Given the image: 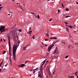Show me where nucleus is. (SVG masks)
Masks as SVG:
<instances>
[{
    "label": "nucleus",
    "mask_w": 78,
    "mask_h": 78,
    "mask_svg": "<svg viewBox=\"0 0 78 78\" xmlns=\"http://www.w3.org/2000/svg\"><path fill=\"white\" fill-rule=\"evenodd\" d=\"M17 44H15L13 47V56L14 61H16V51L17 50Z\"/></svg>",
    "instance_id": "f257e3e1"
},
{
    "label": "nucleus",
    "mask_w": 78,
    "mask_h": 78,
    "mask_svg": "<svg viewBox=\"0 0 78 78\" xmlns=\"http://www.w3.org/2000/svg\"><path fill=\"white\" fill-rule=\"evenodd\" d=\"M40 70L38 72V76L39 78H43V72L42 71V66L41 67L40 69Z\"/></svg>",
    "instance_id": "f03ea898"
},
{
    "label": "nucleus",
    "mask_w": 78,
    "mask_h": 78,
    "mask_svg": "<svg viewBox=\"0 0 78 78\" xmlns=\"http://www.w3.org/2000/svg\"><path fill=\"white\" fill-rule=\"evenodd\" d=\"M7 37L9 40V55L10 56V59L11 58V44H10V36L9 34H8L7 35Z\"/></svg>",
    "instance_id": "7ed1b4c3"
},
{
    "label": "nucleus",
    "mask_w": 78,
    "mask_h": 78,
    "mask_svg": "<svg viewBox=\"0 0 78 78\" xmlns=\"http://www.w3.org/2000/svg\"><path fill=\"white\" fill-rule=\"evenodd\" d=\"M58 41V40H57L54 43V44H52L50 46H49L48 48V52H50V50L51 49V48L52 47H53L54 46H55L54 44H56V42Z\"/></svg>",
    "instance_id": "20e7f679"
},
{
    "label": "nucleus",
    "mask_w": 78,
    "mask_h": 78,
    "mask_svg": "<svg viewBox=\"0 0 78 78\" xmlns=\"http://www.w3.org/2000/svg\"><path fill=\"white\" fill-rule=\"evenodd\" d=\"M5 26H1V27L0 28V31H1L2 30H3L5 29Z\"/></svg>",
    "instance_id": "39448f33"
},
{
    "label": "nucleus",
    "mask_w": 78,
    "mask_h": 78,
    "mask_svg": "<svg viewBox=\"0 0 78 78\" xmlns=\"http://www.w3.org/2000/svg\"><path fill=\"white\" fill-rule=\"evenodd\" d=\"M53 53V54H55V55H58V51H56V50H55Z\"/></svg>",
    "instance_id": "423d86ee"
},
{
    "label": "nucleus",
    "mask_w": 78,
    "mask_h": 78,
    "mask_svg": "<svg viewBox=\"0 0 78 78\" xmlns=\"http://www.w3.org/2000/svg\"><path fill=\"white\" fill-rule=\"evenodd\" d=\"M25 66V65L24 64H22L21 65V66L18 65V67H24V66Z\"/></svg>",
    "instance_id": "0eeeda50"
},
{
    "label": "nucleus",
    "mask_w": 78,
    "mask_h": 78,
    "mask_svg": "<svg viewBox=\"0 0 78 78\" xmlns=\"http://www.w3.org/2000/svg\"><path fill=\"white\" fill-rule=\"evenodd\" d=\"M48 34H46V36H47V37H49V34H48V33H49V30H48Z\"/></svg>",
    "instance_id": "6e6552de"
},
{
    "label": "nucleus",
    "mask_w": 78,
    "mask_h": 78,
    "mask_svg": "<svg viewBox=\"0 0 78 78\" xmlns=\"http://www.w3.org/2000/svg\"><path fill=\"white\" fill-rule=\"evenodd\" d=\"M56 59L57 58V57H56V56H53V57L52 58V59Z\"/></svg>",
    "instance_id": "1a4fd4ad"
},
{
    "label": "nucleus",
    "mask_w": 78,
    "mask_h": 78,
    "mask_svg": "<svg viewBox=\"0 0 78 78\" xmlns=\"http://www.w3.org/2000/svg\"><path fill=\"white\" fill-rule=\"evenodd\" d=\"M8 30V29H5L4 28V29H3V30H2L3 32H4V31H5L6 30Z\"/></svg>",
    "instance_id": "9d476101"
},
{
    "label": "nucleus",
    "mask_w": 78,
    "mask_h": 78,
    "mask_svg": "<svg viewBox=\"0 0 78 78\" xmlns=\"http://www.w3.org/2000/svg\"><path fill=\"white\" fill-rule=\"evenodd\" d=\"M75 75H76V76H77V75H78V71H76V72H75Z\"/></svg>",
    "instance_id": "9b49d317"
},
{
    "label": "nucleus",
    "mask_w": 78,
    "mask_h": 78,
    "mask_svg": "<svg viewBox=\"0 0 78 78\" xmlns=\"http://www.w3.org/2000/svg\"><path fill=\"white\" fill-rule=\"evenodd\" d=\"M37 69H38V68H37L36 69H32L31 70H30V71H31L32 70H37Z\"/></svg>",
    "instance_id": "f8f14e48"
},
{
    "label": "nucleus",
    "mask_w": 78,
    "mask_h": 78,
    "mask_svg": "<svg viewBox=\"0 0 78 78\" xmlns=\"http://www.w3.org/2000/svg\"><path fill=\"white\" fill-rule=\"evenodd\" d=\"M68 78H74V76H70L68 77Z\"/></svg>",
    "instance_id": "ddd939ff"
},
{
    "label": "nucleus",
    "mask_w": 78,
    "mask_h": 78,
    "mask_svg": "<svg viewBox=\"0 0 78 78\" xmlns=\"http://www.w3.org/2000/svg\"><path fill=\"white\" fill-rule=\"evenodd\" d=\"M50 54V53H47L46 54V57H47V56H48V55Z\"/></svg>",
    "instance_id": "4468645a"
},
{
    "label": "nucleus",
    "mask_w": 78,
    "mask_h": 78,
    "mask_svg": "<svg viewBox=\"0 0 78 78\" xmlns=\"http://www.w3.org/2000/svg\"><path fill=\"white\" fill-rule=\"evenodd\" d=\"M66 11H69V9L68 8H67V9H66Z\"/></svg>",
    "instance_id": "2eb2a0df"
},
{
    "label": "nucleus",
    "mask_w": 78,
    "mask_h": 78,
    "mask_svg": "<svg viewBox=\"0 0 78 78\" xmlns=\"http://www.w3.org/2000/svg\"><path fill=\"white\" fill-rule=\"evenodd\" d=\"M68 57H69V56L67 55L65 57V59H67V58H68Z\"/></svg>",
    "instance_id": "dca6fc26"
},
{
    "label": "nucleus",
    "mask_w": 78,
    "mask_h": 78,
    "mask_svg": "<svg viewBox=\"0 0 78 78\" xmlns=\"http://www.w3.org/2000/svg\"><path fill=\"white\" fill-rule=\"evenodd\" d=\"M68 27H69V28H72L73 27H72V26H68Z\"/></svg>",
    "instance_id": "f3484780"
},
{
    "label": "nucleus",
    "mask_w": 78,
    "mask_h": 78,
    "mask_svg": "<svg viewBox=\"0 0 78 78\" xmlns=\"http://www.w3.org/2000/svg\"><path fill=\"white\" fill-rule=\"evenodd\" d=\"M37 19H40V16H39V15H38L37 16Z\"/></svg>",
    "instance_id": "a211bd4d"
},
{
    "label": "nucleus",
    "mask_w": 78,
    "mask_h": 78,
    "mask_svg": "<svg viewBox=\"0 0 78 78\" xmlns=\"http://www.w3.org/2000/svg\"><path fill=\"white\" fill-rule=\"evenodd\" d=\"M45 61H46V60H45L44 61H43V62H42V63H43L44 64H45Z\"/></svg>",
    "instance_id": "6ab92c4d"
},
{
    "label": "nucleus",
    "mask_w": 78,
    "mask_h": 78,
    "mask_svg": "<svg viewBox=\"0 0 78 78\" xmlns=\"http://www.w3.org/2000/svg\"><path fill=\"white\" fill-rule=\"evenodd\" d=\"M71 17L70 16H67L65 18H67L68 17Z\"/></svg>",
    "instance_id": "aec40b11"
},
{
    "label": "nucleus",
    "mask_w": 78,
    "mask_h": 78,
    "mask_svg": "<svg viewBox=\"0 0 78 78\" xmlns=\"http://www.w3.org/2000/svg\"><path fill=\"white\" fill-rule=\"evenodd\" d=\"M19 6H20V8H21V9H22V10L23 11V9H22V7H21V6H20V5H19Z\"/></svg>",
    "instance_id": "412c9836"
},
{
    "label": "nucleus",
    "mask_w": 78,
    "mask_h": 78,
    "mask_svg": "<svg viewBox=\"0 0 78 78\" xmlns=\"http://www.w3.org/2000/svg\"><path fill=\"white\" fill-rule=\"evenodd\" d=\"M49 76H51V77H52V76H51V74H49Z\"/></svg>",
    "instance_id": "4be33fe9"
},
{
    "label": "nucleus",
    "mask_w": 78,
    "mask_h": 78,
    "mask_svg": "<svg viewBox=\"0 0 78 78\" xmlns=\"http://www.w3.org/2000/svg\"><path fill=\"white\" fill-rule=\"evenodd\" d=\"M18 31H20V32H22V30H21V29L19 30Z\"/></svg>",
    "instance_id": "5701e85b"
},
{
    "label": "nucleus",
    "mask_w": 78,
    "mask_h": 78,
    "mask_svg": "<svg viewBox=\"0 0 78 78\" xmlns=\"http://www.w3.org/2000/svg\"><path fill=\"white\" fill-rule=\"evenodd\" d=\"M3 61L2 60V62L0 64V65L1 66H2V64H3Z\"/></svg>",
    "instance_id": "b1692460"
},
{
    "label": "nucleus",
    "mask_w": 78,
    "mask_h": 78,
    "mask_svg": "<svg viewBox=\"0 0 78 78\" xmlns=\"http://www.w3.org/2000/svg\"><path fill=\"white\" fill-rule=\"evenodd\" d=\"M6 51H4V52H3V54H5V53H6Z\"/></svg>",
    "instance_id": "393cba45"
},
{
    "label": "nucleus",
    "mask_w": 78,
    "mask_h": 78,
    "mask_svg": "<svg viewBox=\"0 0 78 78\" xmlns=\"http://www.w3.org/2000/svg\"><path fill=\"white\" fill-rule=\"evenodd\" d=\"M28 45H27V46H26V47H23V48H27V47H28Z\"/></svg>",
    "instance_id": "a878e982"
},
{
    "label": "nucleus",
    "mask_w": 78,
    "mask_h": 78,
    "mask_svg": "<svg viewBox=\"0 0 78 78\" xmlns=\"http://www.w3.org/2000/svg\"><path fill=\"white\" fill-rule=\"evenodd\" d=\"M30 13H32V14H33V15H34V14H34V12H30Z\"/></svg>",
    "instance_id": "bb28decb"
},
{
    "label": "nucleus",
    "mask_w": 78,
    "mask_h": 78,
    "mask_svg": "<svg viewBox=\"0 0 78 78\" xmlns=\"http://www.w3.org/2000/svg\"><path fill=\"white\" fill-rule=\"evenodd\" d=\"M32 30H30L29 31V33H32Z\"/></svg>",
    "instance_id": "cd10ccee"
},
{
    "label": "nucleus",
    "mask_w": 78,
    "mask_h": 78,
    "mask_svg": "<svg viewBox=\"0 0 78 78\" xmlns=\"http://www.w3.org/2000/svg\"><path fill=\"white\" fill-rule=\"evenodd\" d=\"M65 23H66V25H67V24H68V23H67L66 22H65Z\"/></svg>",
    "instance_id": "c85d7f7f"
},
{
    "label": "nucleus",
    "mask_w": 78,
    "mask_h": 78,
    "mask_svg": "<svg viewBox=\"0 0 78 78\" xmlns=\"http://www.w3.org/2000/svg\"><path fill=\"white\" fill-rule=\"evenodd\" d=\"M62 7L63 8H64V5H63V4H62Z\"/></svg>",
    "instance_id": "c756f323"
},
{
    "label": "nucleus",
    "mask_w": 78,
    "mask_h": 78,
    "mask_svg": "<svg viewBox=\"0 0 78 78\" xmlns=\"http://www.w3.org/2000/svg\"><path fill=\"white\" fill-rule=\"evenodd\" d=\"M34 16H35V17H37V16H36V15L34 14Z\"/></svg>",
    "instance_id": "7c9ffc66"
},
{
    "label": "nucleus",
    "mask_w": 78,
    "mask_h": 78,
    "mask_svg": "<svg viewBox=\"0 0 78 78\" xmlns=\"http://www.w3.org/2000/svg\"><path fill=\"white\" fill-rule=\"evenodd\" d=\"M45 41H48V40L47 39H45Z\"/></svg>",
    "instance_id": "2f4dec72"
},
{
    "label": "nucleus",
    "mask_w": 78,
    "mask_h": 78,
    "mask_svg": "<svg viewBox=\"0 0 78 78\" xmlns=\"http://www.w3.org/2000/svg\"><path fill=\"white\" fill-rule=\"evenodd\" d=\"M54 39V37H51L50 39Z\"/></svg>",
    "instance_id": "473e14b6"
},
{
    "label": "nucleus",
    "mask_w": 78,
    "mask_h": 78,
    "mask_svg": "<svg viewBox=\"0 0 78 78\" xmlns=\"http://www.w3.org/2000/svg\"><path fill=\"white\" fill-rule=\"evenodd\" d=\"M34 36H34L33 37V39H34Z\"/></svg>",
    "instance_id": "72a5a7b5"
},
{
    "label": "nucleus",
    "mask_w": 78,
    "mask_h": 78,
    "mask_svg": "<svg viewBox=\"0 0 78 78\" xmlns=\"http://www.w3.org/2000/svg\"><path fill=\"white\" fill-rule=\"evenodd\" d=\"M2 8H3V7H0V11L1 10V9H2Z\"/></svg>",
    "instance_id": "f704fd0d"
},
{
    "label": "nucleus",
    "mask_w": 78,
    "mask_h": 78,
    "mask_svg": "<svg viewBox=\"0 0 78 78\" xmlns=\"http://www.w3.org/2000/svg\"><path fill=\"white\" fill-rule=\"evenodd\" d=\"M66 30L67 31H69V29H68V28H67V27L66 28Z\"/></svg>",
    "instance_id": "c9c22d12"
},
{
    "label": "nucleus",
    "mask_w": 78,
    "mask_h": 78,
    "mask_svg": "<svg viewBox=\"0 0 78 78\" xmlns=\"http://www.w3.org/2000/svg\"><path fill=\"white\" fill-rule=\"evenodd\" d=\"M54 39H57V38L55 37H54Z\"/></svg>",
    "instance_id": "e433bc0d"
},
{
    "label": "nucleus",
    "mask_w": 78,
    "mask_h": 78,
    "mask_svg": "<svg viewBox=\"0 0 78 78\" xmlns=\"http://www.w3.org/2000/svg\"><path fill=\"white\" fill-rule=\"evenodd\" d=\"M58 12L59 13V12H60V11H59V10H58Z\"/></svg>",
    "instance_id": "4c0bfd02"
},
{
    "label": "nucleus",
    "mask_w": 78,
    "mask_h": 78,
    "mask_svg": "<svg viewBox=\"0 0 78 78\" xmlns=\"http://www.w3.org/2000/svg\"><path fill=\"white\" fill-rule=\"evenodd\" d=\"M18 44H19V43H20V40H18Z\"/></svg>",
    "instance_id": "58836bf2"
},
{
    "label": "nucleus",
    "mask_w": 78,
    "mask_h": 78,
    "mask_svg": "<svg viewBox=\"0 0 78 78\" xmlns=\"http://www.w3.org/2000/svg\"><path fill=\"white\" fill-rule=\"evenodd\" d=\"M44 63H43L42 64V65H41V66H42H42H44Z\"/></svg>",
    "instance_id": "ea45409f"
},
{
    "label": "nucleus",
    "mask_w": 78,
    "mask_h": 78,
    "mask_svg": "<svg viewBox=\"0 0 78 78\" xmlns=\"http://www.w3.org/2000/svg\"><path fill=\"white\" fill-rule=\"evenodd\" d=\"M51 20H52V19H51L49 20V21L51 22Z\"/></svg>",
    "instance_id": "a19ab883"
},
{
    "label": "nucleus",
    "mask_w": 78,
    "mask_h": 78,
    "mask_svg": "<svg viewBox=\"0 0 78 78\" xmlns=\"http://www.w3.org/2000/svg\"><path fill=\"white\" fill-rule=\"evenodd\" d=\"M3 30H1V33H3Z\"/></svg>",
    "instance_id": "79ce46f5"
},
{
    "label": "nucleus",
    "mask_w": 78,
    "mask_h": 78,
    "mask_svg": "<svg viewBox=\"0 0 78 78\" xmlns=\"http://www.w3.org/2000/svg\"><path fill=\"white\" fill-rule=\"evenodd\" d=\"M16 37H17V40H18V39H19L18 38V35H17L16 36Z\"/></svg>",
    "instance_id": "37998d69"
},
{
    "label": "nucleus",
    "mask_w": 78,
    "mask_h": 78,
    "mask_svg": "<svg viewBox=\"0 0 78 78\" xmlns=\"http://www.w3.org/2000/svg\"><path fill=\"white\" fill-rule=\"evenodd\" d=\"M41 44H42V45H44L45 44H44L42 42H41Z\"/></svg>",
    "instance_id": "c03bdc74"
},
{
    "label": "nucleus",
    "mask_w": 78,
    "mask_h": 78,
    "mask_svg": "<svg viewBox=\"0 0 78 78\" xmlns=\"http://www.w3.org/2000/svg\"><path fill=\"white\" fill-rule=\"evenodd\" d=\"M16 24H15V26H14L13 27V28H13L14 27H16Z\"/></svg>",
    "instance_id": "a18cd8bd"
},
{
    "label": "nucleus",
    "mask_w": 78,
    "mask_h": 78,
    "mask_svg": "<svg viewBox=\"0 0 78 78\" xmlns=\"http://www.w3.org/2000/svg\"><path fill=\"white\" fill-rule=\"evenodd\" d=\"M3 40L4 41V42H5V39H4L3 38Z\"/></svg>",
    "instance_id": "49530a36"
},
{
    "label": "nucleus",
    "mask_w": 78,
    "mask_h": 78,
    "mask_svg": "<svg viewBox=\"0 0 78 78\" xmlns=\"http://www.w3.org/2000/svg\"><path fill=\"white\" fill-rule=\"evenodd\" d=\"M75 44L76 45V44H77L78 45V43H75Z\"/></svg>",
    "instance_id": "de8ad7c7"
},
{
    "label": "nucleus",
    "mask_w": 78,
    "mask_h": 78,
    "mask_svg": "<svg viewBox=\"0 0 78 78\" xmlns=\"http://www.w3.org/2000/svg\"><path fill=\"white\" fill-rule=\"evenodd\" d=\"M56 72V71H54V72L52 73V74H54V73H55V72Z\"/></svg>",
    "instance_id": "09e8293b"
},
{
    "label": "nucleus",
    "mask_w": 78,
    "mask_h": 78,
    "mask_svg": "<svg viewBox=\"0 0 78 78\" xmlns=\"http://www.w3.org/2000/svg\"><path fill=\"white\" fill-rule=\"evenodd\" d=\"M10 63L12 64V62L11 61V60H10Z\"/></svg>",
    "instance_id": "8fccbe9b"
},
{
    "label": "nucleus",
    "mask_w": 78,
    "mask_h": 78,
    "mask_svg": "<svg viewBox=\"0 0 78 78\" xmlns=\"http://www.w3.org/2000/svg\"><path fill=\"white\" fill-rule=\"evenodd\" d=\"M27 50L26 49H23V50Z\"/></svg>",
    "instance_id": "3c124183"
},
{
    "label": "nucleus",
    "mask_w": 78,
    "mask_h": 78,
    "mask_svg": "<svg viewBox=\"0 0 78 78\" xmlns=\"http://www.w3.org/2000/svg\"><path fill=\"white\" fill-rule=\"evenodd\" d=\"M69 36H70V37H70V38H71V37H72L71 36H70V35H69Z\"/></svg>",
    "instance_id": "603ef678"
},
{
    "label": "nucleus",
    "mask_w": 78,
    "mask_h": 78,
    "mask_svg": "<svg viewBox=\"0 0 78 78\" xmlns=\"http://www.w3.org/2000/svg\"><path fill=\"white\" fill-rule=\"evenodd\" d=\"M44 45H45V47H47V44H44Z\"/></svg>",
    "instance_id": "864d4df0"
},
{
    "label": "nucleus",
    "mask_w": 78,
    "mask_h": 78,
    "mask_svg": "<svg viewBox=\"0 0 78 78\" xmlns=\"http://www.w3.org/2000/svg\"><path fill=\"white\" fill-rule=\"evenodd\" d=\"M29 28H30V29H29V30H31V28L30 27Z\"/></svg>",
    "instance_id": "5fc2aeb1"
},
{
    "label": "nucleus",
    "mask_w": 78,
    "mask_h": 78,
    "mask_svg": "<svg viewBox=\"0 0 78 78\" xmlns=\"http://www.w3.org/2000/svg\"><path fill=\"white\" fill-rule=\"evenodd\" d=\"M1 42H2V38H1Z\"/></svg>",
    "instance_id": "6e6d98bb"
},
{
    "label": "nucleus",
    "mask_w": 78,
    "mask_h": 78,
    "mask_svg": "<svg viewBox=\"0 0 78 78\" xmlns=\"http://www.w3.org/2000/svg\"><path fill=\"white\" fill-rule=\"evenodd\" d=\"M47 63H46L45 64V66H47Z\"/></svg>",
    "instance_id": "4d7b16f0"
},
{
    "label": "nucleus",
    "mask_w": 78,
    "mask_h": 78,
    "mask_svg": "<svg viewBox=\"0 0 78 78\" xmlns=\"http://www.w3.org/2000/svg\"><path fill=\"white\" fill-rule=\"evenodd\" d=\"M76 3L77 5H78V2H76Z\"/></svg>",
    "instance_id": "13d9d810"
},
{
    "label": "nucleus",
    "mask_w": 78,
    "mask_h": 78,
    "mask_svg": "<svg viewBox=\"0 0 78 78\" xmlns=\"http://www.w3.org/2000/svg\"><path fill=\"white\" fill-rule=\"evenodd\" d=\"M35 72H36V71H34V72H33V73H35Z\"/></svg>",
    "instance_id": "bf43d9fd"
},
{
    "label": "nucleus",
    "mask_w": 78,
    "mask_h": 78,
    "mask_svg": "<svg viewBox=\"0 0 78 78\" xmlns=\"http://www.w3.org/2000/svg\"><path fill=\"white\" fill-rule=\"evenodd\" d=\"M49 32L50 33H51V31L49 30Z\"/></svg>",
    "instance_id": "052dcab7"
},
{
    "label": "nucleus",
    "mask_w": 78,
    "mask_h": 78,
    "mask_svg": "<svg viewBox=\"0 0 78 78\" xmlns=\"http://www.w3.org/2000/svg\"><path fill=\"white\" fill-rule=\"evenodd\" d=\"M48 62V61H46V63H47Z\"/></svg>",
    "instance_id": "680f3d73"
},
{
    "label": "nucleus",
    "mask_w": 78,
    "mask_h": 78,
    "mask_svg": "<svg viewBox=\"0 0 78 78\" xmlns=\"http://www.w3.org/2000/svg\"><path fill=\"white\" fill-rule=\"evenodd\" d=\"M29 34L30 35V36H31V33H29Z\"/></svg>",
    "instance_id": "e2e57ef3"
},
{
    "label": "nucleus",
    "mask_w": 78,
    "mask_h": 78,
    "mask_svg": "<svg viewBox=\"0 0 78 78\" xmlns=\"http://www.w3.org/2000/svg\"><path fill=\"white\" fill-rule=\"evenodd\" d=\"M2 71V69H0V72H1Z\"/></svg>",
    "instance_id": "0e129e2a"
},
{
    "label": "nucleus",
    "mask_w": 78,
    "mask_h": 78,
    "mask_svg": "<svg viewBox=\"0 0 78 78\" xmlns=\"http://www.w3.org/2000/svg\"><path fill=\"white\" fill-rule=\"evenodd\" d=\"M7 64H8V63H7L6 65H5V66L6 67V66H7Z\"/></svg>",
    "instance_id": "69168bd1"
},
{
    "label": "nucleus",
    "mask_w": 78,
    "mask_h": 78,
    "mask_svg": "<svg viewBox=\"0 0 78 78\" xmlns=\"http://www.w3.org/2000/svg\"><path fill=\"white\" fill-rule=\"evenodd\" d=\"M27 33V34H29L30 33H29H29L28 32Z\"/></svg>",
    "instance_id": "338daca9"
},
{
    "label": "nucleus",
    "mask_w": 78,
    "mask_h": 78,
    "mask_svg": "<svg viewBox=\"0 0 78 78\" xmlns=\"http://www.w3.org/2000/svg\"><path fill=\"white\" fill-rule=\"evenodd\" d=\"M77 76L76 78H78V76Z\"/></svg>",
    "instance_id": "774afa93"
}]
</instances>
